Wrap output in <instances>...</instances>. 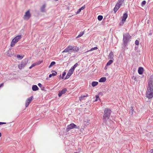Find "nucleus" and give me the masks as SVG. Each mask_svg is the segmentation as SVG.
Listing matches in <instances>:
<instances>
[{
  "mask_svg": "<svg viewBox=\"0 0 153 153\" xmlns=\"http://www.w3.org/2000/svg\"><path fill=\"white\" fill-rule=\"evenodd\" d=\"M147 89L146 97L149 99H152L153 97V75L151 76L149 79Z\"/></svg>",
  "mask_w": 153,
  "mask_h": 153,
  "instance_id": "f257e3e1",
  "label": "nucleus"
},
{
  "mask_svg": "<svg viewBox=\"0 0 153 153\" xmlns=\"http://www.w3.org/2000/svg\"><path fill=\"white\" fill-rule=\"evenodd\" d=\"M111 111L110 109L105 108L104 111V114L103 116L102 121L106 125H108L107 120L109 118Z\"/></svg>",
  "mask_w": 153,
  "mask_h": 153,
  "instance_id": "f03ea898",
  "label": "nucleus"
},
{
  "mask_svg": "<svg viewBox=\"0 0 153 153\" xmlns=\"http://www.w3.org/2000/svg\"><path fill=\"white\" fill-rule=\"evenodd\" d=\"M79 50V48L74 46H68L62 52H77Z\"/></svg>",
  "mask_w": 153,
  "mask_h": 153,
  "instance_id": "7ed1b4c3",
  "label": "nucleus"
},
{
  "mask_svg": "<svg viewBox=\"0 0 153 153\" xmlns=\"http://www.w3.org/2000/svg\"><path fill=\"white\" fill-rule=\"evenodd\" d=\"M131 36L128 33H126L123 35V44L125 47L126 46L127 43L130 41Z\"/></svg>",
  "mask_w": 153,
  "mask_h": 153,
  "instance_id": "20e7f679",
  "label": "nucleus"
},
{
  "mask_svg": "<svg viewBox=\"0 0 153 153\" xmlns=\"http://www.w3.org/2000/svg\"><path fill=\"white\" fill-rule=\"evenodd\" d=\"M79 126H78V127H77L75 124H74L73 123H72L70 125H68L67 126V127L66 129V131L67 132H68L70 130L74 128H79Z\"/></svg>",
  "mask_w": 153,
  "mask_h": 153,
  "instance_id": "39448f33",
  "label": "nucleus"
},
{
  "mask_svg": "<svg viewBox=\"0 0 153 153\" xmlns=\"http://www.w3.org/2000/svg\"><path fill=\"white\" fill-rule=\"evenodd\" d=\"M27 59L25 60L24 61L21 62L20 64H19L18 65V67L20 69H22V68H24L25 65L27 64Z\"/></svg>",
  "mask_w": 153,
  "mask_h": 153,
  "instance_id": "423d86ee",
  "label": "nucleus"
},
{
  "mask_svg": "<svg viewBox=\"0 0 153 153\" xmlns=\"http://www.w3.org/2000/svg\"><path fill=\"white\" fill-rule=\"evenodd\" d=\"M31 16V15L29 10H27L25 12V14L24 16V19L25 20H27Z\"/></svg>",
  "mask_w": 153,
  "mask_h": 153,
  "instance_id": "0eeeda50",
  "label": "nucleus"
},
{
  "mask_svg": "<svg viewBox=\"0 0 153 153\" xmlns=\"http://www.w3.org/2000/svg\"><path fill=\"white\" fill-rule=\"evenodd\" d=\"M128 17V14L127 12H126L123 14L122 17V19L121 20L122 23V25H123L126 21V19Z\"/></svg>",
  "mask_w": 153,
  "mask_h": 153,
  "instance_id": "6e6552de",
  "label": "nucleus"
},
{
  "mask_svg": "<svg viewBox=\"0 0 153 153\" xmlns=\"http://www.w3.org/2000/svg\"><path fill=\"white\" fill-rule=\"evenodd\" d=\"M74 71L73 70L70 69L67 73V74L65 78V79L69 78L72 75V74H73Z\"/></svg>",
  "mask_w": 153,
  "mask_h": 153,
  "instance_id": "1a4fd4ad",
  "label": "nucleus"
},
{
  "mask_svg": "<svg viewBox=\"0 0 153 153\" xmlns=\"http://www.w3.org/2000/svg\"><path fill=\"white\" fill-rule=\"evenodd\" d=\"M33 97L32 96L28 98L26 101L25 106L27 107L32 100Z\"/></svg>",
  "mask_w": 153,
  "mask_h": 153,
  "instance_id": "9d476101",
  "label": "nucleus"
},
{
  "mask_svg": "<svg viewBox=\"0 0 153 153\" xmlns=\"http://www.w3.org/2000/svg\"><path fill=\"white\" fill-rule=\"evenodd\" d=\"M67 91V89L66 88H64L61 91H59L58 96L59 97H60L62 95L65 94Z\"/></svg>",
  "mask_w": 153,
  "mask_h": 153,
  "instance_id": "9b49d317",
  "label": "nucleus"
},
{
  "mask_svg": "<svg viewBox=\"0 0 153 153\" xmlns=\"http://www.w3.org/2000/svg\"><path fill=\"white\" fill-rule=\"evenodd\" d=\"M121 5L122 4L117 2L116 4L114 9V10L115 13H116V12L117 11Z\"/></svg>",
  "mask_w": 153,
  "mask_h": 153,
  "instance_id": "f8f14e48",
  "label": "nucleus"
},
{
  "mask_svg": "<svg viewBox=\"0 0 153 153\" xmlns=\"http://www.w3.org/2000/svg\"><path fill=\"white\" fill-rule=\"evenodd\" d=\"M22 38L21 35H19L16 36L12 40L14 41L15 43H17Z\"/></svg>",
  "mask_w": 153,
  "mask_h": 153,
  "instance_id": "ddd939ff",
  "label": "nucleus"
},
{
  "mask_svg": "<svg viewBox=\"0 0 153 153\" xmlns=\"http://www.w3.org/2000/svg\"><path fill=\"white\" fill-rule=\"evenodd\" d=\"M46 4H44L41 7L40 10L42 12H45V8L46 7Z\"/></svg>",
  "mask_w": 153,
  "mask_h": 153,
  "instance_id": "4468645a",
  "label": "nucleus"
},
{
  "mask_svg": "<svg viewBox=\"0 0 153 153\" xmlns=\"http://www.w3.org/2000/svg\"><path fill=\"white\" fill-rule=\"evenodd\" d=\"M143 68L140 67H139L138 69V73L140 74H142L143 72Z\"/></svg>",
  "mask_w": 153,
  "mask_h": 153,
  "instance_id": "2eb2a0df",
  "label": "nucleus"
},
{
  "mask_svg": "<svg viewBox=\"0 0 153 153\" xmlns=\"http://www.w3.org/2000/svg\"><path fill=\"white\" fill-rule=\"evenodd\" d=\"M39 89L38 87L36 85H33L32 86V89L34 91H36Z\"/></svg>",
  "mask_w": 153,
  "mask_h": 153,
  "instance_id": "dca6fc26",
  "label": "nucleus"
},
{
  "mask_svg": "<svg viewBox=\"0 0 153 153\" xmlns=\"http://www.w3.org/2000/svg\"><path fill=\"white\" fill-rule=\"evenodd\" d=\"M54 72L55 73H53L52 74H50L49 76V78H51L52 76H56L57 74V72H56V71H53V70H52L51 71V72Z\"/></svg>",
  "mask_w": 153,
  "mask_h": 153,
  "instance_id": "f3484780",
  "label": "nucleus"
},
{
  "mask_svg": "<svg viewBox=\"0 0 153 153\" xmlns=\"http://www.w3.org/2000/svg\"><path fill=\"white\" fill-rule=\"evenodd\" d=\"M108 58L111 59H113L114 54L112 51H111L108 55Z\"/></svg>",
  "mask_w": 153,
  "mask_h": 153,
  "instance_id": "a211bd4d",
  "label": "nucleus"
},
{
  "mask_svg": "<svg viewBox=\"0 0 153 153\" xmlns=\"http://www.w3.org/2000/svg\"><path fill=\"white\" fill-rule=\"evenodd\" d=\"M88 94H86V95L85 96V95H82L80 97H79V100L80 101H82L83 100L84 98L86 97H88Z\"/></svg>",
  "mask_w": 153,
  "mask_h": 153,
  "instance_id": "6ab92c4d",
  "label": "nucleus"
},
{
  "mask_svg": "<svg viewBox=\"0 0 153 153\" xmlns=\"http://www.w3.org/2000/svg\"><path fill=\"white\" fill-rule=\"evenodd\" d=\"M106 79L105 77H102L100 79L99 82H104L106 81Z\"/></svg>",
  "mask_w": 153,
  "mask_h": 153,
  "instance_id": "aec40b11",
  "label": "nucleus"
},
{
  "mask_svg": "<svg viewBox=\"0 0 153 153\" xmlns=\"http://www.w3.org/2000/svg\"><path fill=\"white\" fill-rule=\"evenodd\" d=\"M39 86L41 88V90L42 91H46V90H45V87H43L42 84L40 83H39L38 84Z\"/></svg>",
  "mask_w": 153,
  "mask_h": 153,
  "instance_id": "412c9836",
  "label": "nucleus"
},
{
  "mask_svg": "<svg viewBox=\"0 0 153 153\" xmlns=\"http://www.w3.org/2000/svg\"><path fill=\"white\" fill-rule=\"evenodd\" d=\"M98 49V48L97 47H95L94 48H91V49L87 51L86 52H85V53H87V52H89V51H93L94 50H97Z\"/></svg>",
  "mask_w": 153,
  "mask_h": 153,
  "instance_id": "4be33fe9",
  "label": "nucleus"
},
{
  "mask_svg": "<svg viewBox=\"0 0 153 153\" xmlns=\"http://www.w3.org/2000/svg\"><path fill=\"white\" fill-rule=\"evenodd\" d=\"M98 84V82H97L94 81L92 83V85L94 87L97 86Z\"/></svg>",
  "mask_w": 153,
  "mask_h": 153,
  "instance_id": "5701e85b",
  "label": "nucleus"
},
{
  "mask_svg": "<svg viewBox=\"0 0 153 153\" xmlns=\"http://www.w3.org/2000/svg\"><path fill=\"white\" fill-rule=\"evenodd\" d=\"M78 65V64L77 63H76L73 66H72L71 68V69L74 71L75 68Z\"/></svg>",
  "mask_w": 153,
  "mask_h": 153,
  "instance_id": "b1692460",
  "label": "nucleus"
},
{
  "mask_svg": "<svg viewBox=\"0 0 153 153\" xmlns=\"http://www.w3.org/2000/svg\"><path fill=\"white\" fill-rule=\"evenodd\" d=\"M113 62V61L111 60V59L110 60H109L108 62L106 64V66H109L110 65H111Z\"/></svg>",
  "mask_w": 153,
  "mask_h": 153,
  "instance_id": "393cba45",
  "label": "nucleus"
},
{
  "mask_svg": "<svg viewBox=\"0 0 153 153\" xmlns=\"http://www.w3.org/2000/svg\"><path fill=\"white\" fill-rule=\"evenodd\" d=\"M56 64V62H55L53 61L51 62L50 64V65L48 66L49 68H50L51 67L53 66V65H54Z\"/></svg>",
  "mask_w": 153,
  "mask_h": 153,
  "instance_id": "a878e982",
  "label": "nucleus"
},
{
  "mask_svg": "<svg viewBox=\"0 0 153 153\" xmlns=\"http://www.w3.org/2000/svg\"><path fill=\"white\" fill-rule=\"evenodd\" d=\"M84 34V32H81L79 33V34L76 37V38H79L82 36Z\"/></svg>",
  "mask_w": 153,
  "mask_h": 153,
  "instance_id": "bb28decb",
  "label": "nucleus"
},
{
  "mask_svg": "<svg viewBox=\"0 0 153 153\" xmlns=\"http://www.w3.org/2000/svg\"><path fill=\"white\" fill-rule=\"evenodd\" d=\"M103 19V16L101 15H99L98 16L97 19L98 20L101 21Z\"/></svg>",
  "mask_w": 153,
  "mask_h": 153,
  "instance_id": "cd10ccee",
  "label": "nucleus"
},
{
  "mask_svg": "<svg viewBox=\"0 0 153 153\" xmlns=\"http://www.w3.org/2000/svg\"><path fill=\"white\" fill-rule=\"evenodd\" d=\"M16 43H15V42L12 40L10 44V46L12 47H13L15 45Z\"/></svg>",
  "mask_w": 153,
  "mask_h": 153,
  "instance_id": "c85d7f7f",
  "label": "nucleus"
},
{
  "mask_svg": "<svg viewBox=\"0 0 153 153\" xmlns=\"http://www.w3.org/2000/svg\"><path fill=\"white\" fill-rule=\"evenodd\" d=\"M95 97L96 98V99L94 101H97L98 100H100V99L99 98V96L98 95H96L95 96Z\"/></svg>",
  "mask_w": 153,
  "mask_h": 153,
  "instance_id": "c756f323",
  "label": "nucleus"
},
{
  "mask_svg": "<svg viewBox=\"0 0 153 153\" xmlns=\"http://www.w3.org/2000/svg\"><path fill=\"white\" fill-rule=\"evenodd\" d=\"M66 74V73L65 72H64L63 73V74L62 75V79H63L64 78V76Z\"/></svg>",
  "mask_w": 153,
  "mask_h": 153,
  "instance_id": "7c9ffc66",
  "label": "nucleus"
},
{
  "mask_svg": "<svg viewBox=\"0 0 153 153\" xmlns=\"http://www.w3.org/2000/svg\"><path fill=\"white\" fill-rule=\"evenodd\" d=\"M124 0H118L117 2L122 4L124 2Z\"/></svg>",
  "mask_w": 153,
  "mask_h": 153,
  "instance_id": "2f4dec72",
  "label": "nucleus"
},
{
  "mask_svg": "<svg viewBox=\"0 0 153 153\" xmlns=\"http://www.w3.org/2000/svg\"><path fill=\"white\" fill-rule=\"evenodd\" d=\"M81 10H82L80 8L77 11V12H76V14H77L81 12Z\"/></svg>",
  "mask_w": 153,
  "mask_h": 153,
  "instance_id": "473e14b6",
  "label": "nucleus"
},
{
  "mask_svg": "<svg viewBox=\"0 0 153 153\" xmlns=\"http://www.w3.org/2000/svg\"><path fill=\"white\" fill-rule=\"evenodd\" d=\"M17 57L18 58H20V59H22L23 58V57L22 56L19 55H17Z\"/></svg>",
  "mask_w": 153,
  "mask_h": 153,
  "instance_id": "72a5a7b5",
  "label": "nucleus"
},
{
  "mask_svg": "<svg viewBox=\"0 0 153 153\" xmlns=\"http://www.w3.org/2000/svg\"><path fill=\"white\" fill-rule=\"evenodd\" d=\"M146 4V1H143L142 3H141V5L142 6H143V5H145Z\"/></svg>",
  "mask_w": 153,
  "mask_h": 153,
  "instance_id": "f704fd0d",
  "label": "nucleus"
},
{
  "mask_svg": "<svg viewBox=\"0 0 153 153\" xmlns=\"http://www.w3.org/2000/svg\"><path fill=\"white\" fill-rule=\"evenodd\" d=\"M131 78L132 79H133L135 81H137V79L135 76H133L131 77Z\"/></svg>",
  "mask_w": 153,
  "mask_h": 153,
  "instance_id": "c9c22d12",
  "label": "nucleus"
},
{
  "mask_svg": "<svg viewBox=\"0 0 153 153\" xmlns=\"http://www.w3.org/2000/svg\"><path fill=\"white\" fill-rule=\"evenodd\" d=\"M135 45H138L139 44V42L138 40H136L135 41Z\"/></svg>",
  "mask_w": 153,
  "mask_h": 153,
  "instance_id": "e433bc0d",
  "label": "nucleus"
},
{
  "mask_svg": "<svg viewBox=\"0 0 153 153\" xmlns=\"http://www.w3.org/2000/svg\"><path fill=\"white\" fill-rule=\"evenodd\" d=\"M42 61H39V62H36V64H37V65H39V64H40L42 62Z\"/></svg>",
  "mask_w": 153,
  "mask_h": 153,
  "instance_id": "4c0bfd02",
  "label": "nucleus"
},
{
  "mask_svg": "<svg viewBox=\"0 0 153 153\" xmlns=\"http://www.w3.org/2000/svg\"><path fill=\"white\" fill-rule=\"evenodd\" d=\"M36 65H37V64L36 63H33V64H32L31 65V66L33 67H34L35 66H36Z\"/></svg>",
  "mask_w": 153,
  "mask_h": 153,
  "instance_id": "58836bf2",
  "label": "nucleus"
},
{
  "mask_svg": "<svg viewBox=\"0 0 153 153\" xmlns=\"http://www.w3.org/2000/svg\"><path fill=\"white\" fill-rule=\"evenodd\" d=\"M85 8V5H84L83 6H82L81 8H80L82 10L84 9Z\"/></svg>",
  "mask_w": 153,
  "mask_h": 153,
  "instance_id": "ea45409f",
  "label": "nucleus"
},
{
  "mask_svg": "<svg viewBox=\"0 0 153 153\" xmlns=\"http://www.w3.org/2000/svg\"><path fill=\"white\" fill-rule=\"evenodd\" d=\"M1 125L4 124H6V123L4 122H0Z\"/></svg>",
  "mask_w": 153,
  "mask_h": 153,
  "instance_id": "a19ab883",
  "label": "nucleus"
},
{
  "mask_svg": "<svg viewBox=\"0 0 153 153\" xmlns=\"http://www.w3.org/2000/svg\"><path fill=\"white\" fill-rule=\"evenodd\" d=\"M4 85V83H2L0 85V88L2 86H3Z\"/></svg>",
  "mask_w": 153,
  "mask_h": 153,
  "instance_id": "79ce46f5",
  "label": "nucleus"
},
{
  "mask_svg": "<svg viewBox=\"0 0 153 153\" xmlns=\"http://www.w3.org/2000/svg\"><path fill=\"white\" fill-rule=\"evenodd\" d=\"M149 152L150 153H153V149L150 150Z\"/></svg>",
  "mask_w": 153,
  "mask_h": 153,
  "instance_id": "37998d69",
  "label": "nucleus"
},
{
  "mask_svg": "<svg viewBox=\"0 0 153 153\" xmlns=\"http://www.w3.org/2000/svg\"><path fill=\"white\" fill-rule=\"evenodd\" d=\"M152 33H149V36H151L152 35Z\"/></svg>",
  "mask_w": 153,
  "mask_h": 153,
  "instance_id": "c03bdc74",
  "label": "nucleus"
},
{
  "mask_svg": "<svg viewBox=\"0 0 153 153\" xmlns=\"http://www.w3.org/2000/svg\"><path fill=\"white\" fill-rule=\"evenodd\" d=\"M33 67L31 65L30 67H29V69H31Z\"/></svg>",
  "mask_w": 153,
  "mask_h": 153,
  "instance_id": "a18cd8bd",
  "label": "nucleus"
},
{
  "mask_svg": "<svg viewBox=\"0 0 153 153\" xmlns=\"http://www.w3.org/2000/svg\"><path fill=\"white\" fill-rule=\"evenodd\" d=\"M1 133H0V137H1Z\"/></svg>",
  "mask_w": 153,
  "mask_h": 153,
  "instance_id": "49530a36",
  "label": "nucleus"
},
{
  "mask_svg": "<svg viewBox=\"0 0 153 153\" xmlns=\"http://www.w3.org/2000/svg\"><path fill=\"white\" fill-rule=\"evenodd\" d=\"M58 0H54V1H58Z\"/></svg>",
  "mask_w": 153,
  "mask_h": 153,
  "instance_id": "de8ad7c7",
  "label": "nucleus"
},
{
  "mask_svg": "<svg viewBox=\"0 0 153 153\" xmlns=\"http://www.w3.org/2000/svg\"><path fill=\"white\" fill-rule=\"evenodd\" d=\"M74 153H79L78 152H75Z\"/></svg>",
  "mask_w": 153,
  "mask_h": 153,
  "instance_id": "09e8293b",
  "label": "nucleus"
},
{
  "mask_svg": "<svg viewBox=\"0 0 153 153\" xmlns=\"http://www.w3.org/2000/svg\"><path fill=\"white\" fill-rule=\"evenodd\" d=\"M61 74H60V76H59V77H60L61 76Z\"/></svg>",
  "mask_w": 153,
  "mask_h": 153,
  "instance_id": "8fccbe9b",
  "label": "nucleus"
},
{
  "mask_svg": "<svg viewBox=\"0 0 153 153\" xmlns=\"http://www.w3.org/2000/svg\"><path fill=\"white\" fill-rule=\"evenodd\" d=\"M89 120H88V121L87 122L89 123Z\"/></svg>",
  "mask_w": 153,
  "mask_h": 153,
  "instance_id": "3c124183",
  "label": "nucleus"
}]
</instances>
